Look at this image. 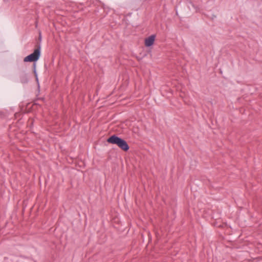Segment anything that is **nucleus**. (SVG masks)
<instances>
[{"label":"nucleus","instance_id":"nucleus-5","mask_svg":"<svg viewBox=\"0 0 262 262\" xmlns=\"http://www.w3.org/2000/svg\"><path fill=\"white\" fill-rule=\"evenodd\" d=\"M34 74H35V76L36 77V81H38V79L37 75V74H36V72L35 70H34Z\"/></svg>","mask_w":262,"mask_h":262},{"label":"nucleus","instance_id":"nucleus-1","mask_svg":"<svg viewBox=\"0 0 262 262\" xmlns=\"http://www.w3.org/2000/svg\"><path fill=\"white\" fill-rule=\"evenodd\" d=\"M107 142L111 144L117 145L124 151H127L129 149V146L127 142L124 140L115 135L112 136L108 138L107 139Z\"/></svg>","mask_w":262,"mask_h":262},{"label":"nucleus","instance_id":"nucleus-3","mask_svg":"<svg viewBox=\"0 0 262 262\" xmlns=\"http://www.w3.org/2000/svg\"><path fill=\"white\" fill-rule=\"evenodd\" d=\"M156 36L152 35L147 38H146L144 40L145 46L147 47L151 46L155 40Z\"/></svg>","mask_w":262,"mask_h":262},{"label":"nucleus","instance_id":"nucleus-2","mask_svg":"<svg viewBox=\"0 0 262 262\" xmlns=\"http://www.w3.org/2000/svg\"><path fill=\"white\" fill-rule=\"evenodd\" d=\"M40 55V48L36 49L33 53L26 56L24 61L25 62H33L37 61L39 58Z\"/></svg>","mask_w":262,"mask_h":262},{"label":"nucleus","instance_id":"nucleus-4","mask_svg":"<svg viewBox=\"0 0 262 262\" xmlns=\"http://www.w3.org/2000/svg\"><path fill=\"white\" fill-rule=\"evenodd\" d=\"M28 82V78L26 76H24L22 80V82Z\"/></svg>","mask_w":262,"mask_h":262}]
</instances>
